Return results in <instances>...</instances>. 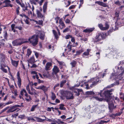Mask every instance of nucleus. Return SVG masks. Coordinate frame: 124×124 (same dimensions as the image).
I'll use <instances>...</instances> for the list:
<instances>
[{
	"label": "nucleus",
	"instance_id": "c9c22d12",
	"mask_svg": "<svg viewBox=\"0 0 124 124\" xmlns=\"http://www.w3.org/2000/svg\"><path fill=\"white\" fill-rule=\"evenodd\" d=\"M71 43L70 42H69V44L68 45V48L67 49H65V51L66 50L68 51H70L71 50V47L70 46V44Z\"/></svg>",
	"mask_w": 124,
	"mask_h": 124
},
{
	"label": "nucleus",
	"instance_id": "79ce46f5",
	"mask_svg": "<svg viewBox=\"0 0 124 124\" xmlns=\"http://www.w3.org/2000/svg\"><path fill=\"white\" fill-rule=\"evenodd\" d=\"M51 98L52 100H54L56 98V96L53 93H52Z\"/></svg>",
	"mask_w": 124,
	"mask_h": 124
},
{
	"label": "nucleus",
	"instance_id": "c756f323",
	"mask_svg": "<svg viewBox=\"0 0 124 124\" xmlns=\"http://www.w3.org/2000/svg\"><path fill=\"white\" fill-rule=\"evenodd\" d=\"M93 30V29L92 28L87 29L84 30L83 31L85 32H90L92 31Z\"/></svg>",
	"mask_w": 124,
	"mask_h": 124
},
{
	"label": "nucleus",
	"instance_id": "49530a36",
	"mask_svg": "<svg viewBox=\"0 0 124 124\" xmlns=\"http://www.w3.org/2000/svg\"><path fill=\"white\" fill-rule=\"evenodd\" d=\"M72 118V117H70L69 118H67L66 119V120H67V122L68 123L73 122H74V118H73V119H72L70 121H68V119H71Z\"/></svg>",
	"mask_w": 124,
	"mask_h": 124
},
{
	"label": "nucleus",
	"instance_id": "7c9ffc66",
	"mask_svg": "<svg viewBox=\"0 0 124 124\" xmlns=\"http://www.w3.org/2000/svg\"><path fill=\"white\" fill-rule=\"evenodd\" d=\"M119 84V82L118 81H117L116 82V83H113V84H112L111 85H109L107 87V88H110L111 87H113L114 85H118Z\"/></svg>",
	"mask_w": 124,
	"mask_h": 124
},
{
	"label": "nucleus",
	"instance_id": "3c124183",
	"mask_svg": "<svg viewBox=\"0 0 124 124\" xmlns=\"http://www.w3.org/2000/svg\"><path fill=\"white\" fill-rule=\"evenodd\" d=\"M77 62L75 61H73L71 63V64L73 67H75L76 64Z\"/></svg>",
	"mask_w": 124,
	"mask_h": 124
},
{
	"label": "nucleus",
	"instance_id": "2f4dec72",
	"mask_svg": "<svg viewBox=\"0 0 124 124\" xmlns=\"http://www.w3.org/2000/svg\"><path fill=\"white\" fill-rule=\"evenodd\" d=\"M91 51V49H87V50L86 52H85L83 53V55H85L87 56L89 54V52Z\"/></svg>",
	"mask_w": 124,
	"mask_h": 124
},
{
	"label": "nucleus",
	"instance_id": "680f3d73",
	"mask_svg": "<svg viewBox=\"0 0 124 124\" xmlns=\"http://www.w3.org/2000/svg\"><path fill=\"white\" fill-rule=\"evenodd\" d=\"M34 52L35 53V55L36 58H38L39 57V53L37 52H35V51H34Z\"/></svg>",
	"mask_w": 124,
	"mask_h": 124
},
{
	"label": "nucleus",
	"instance_id": "393cba45",
	"mask_svg": "<svg viewBox=\"0 0 124 124\" xmlns=\"http://www.w3.org/2000/svg\"><path fill=\"white\" fill-rule=\"evenodd\" d=\"M32 77L34 79L36 78L38 79V83H43V81H41L40 79H39V77L38 76V75H33V76Z\"/></svg>",
	"mask_w": 124,
	"mask_h": 124
},
{
	"label": "nucleus",
	"instance_id": "7ed1b4c3",
	"mask_svg": "<svg viewBox=\"0 0 124 124\" xmlns=\"http://www.w3.org/2000/svg\"><path fill=\"white\" fill-rule=\"evenodd\" d=\"M116 68L117 69L116 74L113 73L110 78L112 80L118 78L120 80L123 78L122 76L124 73V69L122 67H116Z\"/></svg>",
	"mask_w": 124,
	"mask_h": 124
},
{
	"label": "nucleus",
	"instance_id": "ddd939ff",
	"mask_svg": "<svg viewBox=\"0 0 124 124\" xmlns=\"http://www.w3.org/2000/svg\"><path fill=\"white\" fill-rule=\"evenodd\" d=\"M104 34L103 33H99L96 37V41H99L104 38Z\"/></svg>",
	"mask_w": 124,
	"mask_h": 124
},
{
	"label": "nucleus",
	"instance_id": "603ef678",
	"mask_svg": "<svg viewBox=\"0 0 124 124\" xmlns=\"http://www.w3.org/2000/svg\"><path fill=\"white\" fill-rule=\"evenodd\" d=\"M66 82V81L65 80H64L61 82L60 84V86L61 87H62L63 86L64 84Z\"/></svg>",
	"mask_w": 124,
	"mask_h": 124
},
{
	"label": "nucleus",
	"instance_id": "58836bf2",
	"mask_svg": "<svg viewBox=\"0 0 124 124\" xmlns=\"http://www.w3.org/2000/svg\"><path fill=\"white\" fill-rule=\"evenodd\" d=\"M38 105H33L31 109V111H34L35 109L37 107Z\"/></svg>",
	"mask_w": 124,
	"mask_h": 124
},
{
	"label": "nucleus",
	"instance_id": "5701e85b",
	"mask_svg": "<svg viewBox=\"0 0 124 124\" xmlns=\"http://www.w3.org/2000/svg\"><path fill=\"white\" fill-rule=\"evenodd\" d=\"M51 63L50 62L47 63L46 65L45 69L46 70H49L50 69V67L51 66Z\"/></svg>",
	"mask_w": 124,
	"mask_h": 124
},
{
	"label": "nucleus",
	"instance_id": "4c0bfd02",
	"mask_svg": "<svg viewBox=\"0 0 124 124\" xmlns=\"http://www.w3.org/2000/svg\"><path fill=\"white\" fill-rule=\"evenodd\" d=\"M12 93L14 94L15 96H16L17 95V91L16 89H11Z\"/></svg>",
	"mask_w": 124,
	"mask_h": 124
},
{
	"label": "nucleus",
	"instance_id": "4468645a",
	"mask_svg": "<svg viewBox=\"0 0 124 124\" xmlns=\"http://www.w3.org/2000/svg\"><path fill=\"white\" fill-rule=\"evenodd\" d=\"M20 74L19 71L18 72L17 74V78L18 80L17 84L19 88L21 87V79L20 76Z\"/></svg>",
	"mask_w": 124,
	"mask_h": 124
},
{
	"label": "nucleus",
	"instance_id": "f704fd0d",
	"mask_svg": "<svg viewBox=\"0 0 124 124\" xmlns=\"http://www.w3.org/2000/svg\"><path fill=\"white\" fill-rule=\"evenodd\" d=\"M31 51L30 49H28L27 51V54H26V56H28V57L31 54Z\"/></svg>",
	"mask_w": 124,
	"mask_h": 124
},
{
	"label": "nucleus",
	"instance_id": "dca6fc26",
	"mask_svg": "<svg viewBox=\"0 0 124 124\" xmlns=\"http://www.w3.org/2000/svg\"><path fill=\"white\" fill-rule=\"evenodd\" d=\"M115 55L114 54L113 50L111 51L108 54H106V56L108 58H115Z\"/></svg>",
	"mask_w": 124,
	"mask_h": 124
},
{
	"label": "nucleus",
	"instance_id": "9b49d317",
	"mask_svg": "<svg viewBox=\"0 0 124 124\" xmlns=\"http://www.w3.org/2000/svg\"><path fill=\"white\" fill-rule=\"evenodd\" d=\"M39 8V10H36V14L38 18H41L43 17L44 15H42L41 12L42 11V8L40 7Z\"/></svg>",
	"mask_w": 124,
	"mask_h": 124
},
{
	"label": "nucleus",
	"instance_id": "13d9d810",
	"mask_svg": "<svg viewBox=\"0 0 124 124\" xmlns=\"http://www.w3.org/2000/svg\"><path fill=\"white\" fill-rule=\"evenodd\" d=\"M71 35H68L66 36L65 38L66 39H67L71 38Z\"/></svg>",
	"mask_w": 124,
	"mask_h": 124
},
{
	"label": "nucleus",
	"instance_id": "0e129e2a",
	"mask_svg": "<svg viewBox=\"0 0 124 124\" xmlns=\"http://www.w3.org/2000/svg\"><path fill=\"white\" fill-rule=\"evenodd\" d=\"M102 3V2L100 1H97L95 2V3L96 4H97L101 6V4Z\"/></svg>",
	"mask_w": 124,
	"mask_h": 124
},
{
	"label": "nucleus",
	"instance_id": "39448f33",
	"mask_svg": "<svg viewBox=\"0 0 124 124\" xmlns=\"http://www.w3.org/2000/svg\"><path fill=\"white\" fill-rule=\"evenodd\" d=\"M124 24V19H118L116 21L115 23V28L114 29L113 28V29L111 30L110 31H115V30H116L119 27H120L122 25H123Z\"/></svg>",
	"mask_w": 124,
	"mask_h": 124
},
{
	"label": "nucleus",
	"instance_id": "338daca9",
	"mask_svg": "<svg viewBox=\"0 0 124 124\" xmlns=\"http://www.w3.org/2000/svg\"><path fill=\"white\" fill-rule=\"evenodd\" d=\"M5 57V56L3 54H0V58L3 59Z\"/></svg>",
	"mask_w": 124,
	"mask_h": 124
},
{
	"label": "nucleus",
	"instance_id": "4d7b16f0",
	"mask_svg": "<svg viewBox=\"0 0 124 124\" xmlns=\"http://www.w3.org/2000/svg\"><path fill=\"white\" fill-rule=\"evenodd\" d=\"M86 93L87 94H94V93L92 91H88L86 92Z\"/></svg>",
	"mask_w": 124,
	"mask_h": 124
},
{
	"label": "nucleus",
	"instance_id": "5fc2aeb1",
	"mask_svg": "<svg viewBox=\"0 0 124 124\" xmlns=\"http://www.w3.org/2000/svg\"><path fill=\"white\" fill-rule=\"evenodd\" d=\"M83 51L82 50H79L77 51V52H76V54L77 55H79Z\"/></svg>",
	"mask_w": 124,
	"mask_h": 124
},
{
	"label": "nucleus",
	"instance_id": "1a4fd4ad",
	"mask_svg": "<svg viewBox=\"0 0 124 124\" xmlns=\"http://www.w3.org/2000/svg\"><path fill=\"white\" fill-rule=\"evenodd\" d=\"M113 51L115 58H117L122 55V52L119 50L115 49L113 50Z\"/></svg>",
	"mask_w": 124,
	"mask_h": 124
},
{
	"label": "nucleus",
	"instance_id": "412c9836",
	"mask_svg": "<svg viewBox=\"0 0 124 124\" xmlns=\"http://www.w3.org/2000/svg\"><path fill=\"white\" fill-rule=\"evenodd\" d=\"M11 61L12 65L16 67H17L19 61L14 60L11 58Z\"/></svg>",
	"mask_w": 124,
	"mask_h": 124
},
{
	"label": "nucleus",
	"instance_id": "20e7f679",
	"mask_svg": "<svg viewBox=\"0 0 124 124\" xmlns=\"http://www.w3.org/2000/svg\"><path fill=\"white\" fill-rule=\"evenodd\" d=\"M99 82V79H96V78H92L87 82H85L84 85L86 86V89H88L94 86L97 83Z\"/></svg>",
	"mask_w": 124,
	"mask_h": 124
},
{
	"label": "nucleus",
	"instance_id": "052dcab7",
	"mask_svg": "<svg viewBox=\"0 0 124 124\" xmlns=\"http://www.w3.org/2000/svg\"><path fill=\"white\" fill-rule=\"evenodd\" d=\"M57 61L60 65H64L65 64L63 62L59 61L58 60H57Z\"/></svg>",
	"mask_w": 124,
	"mask_h": 124
},
{
	"label": "nucleus",
	"instance_id": "72a5a7b5",
	"mask_svg": "<svg viewBox=\"0 0 124 124\" xmlns=\"http://www.w3.org/2000/svg\"><path fill=\"white\" fill-rule=\"evenodd\" d=\"M64 105L63 104H61L60 105L59 108L62 110H65L66 109L64 107Z\"/></svg>",
	"mask_w": 124,
	"mask_h": 124
},
{
	"label": "nucleus",
	"instance_id": "f257e3e1",
	"mask_svg": "<svg viewBox=\"0 0 124 124\" xmlns=\"http://www.w3.org/2000/svg\"><path fill=\"white\" fill-rule=\"evenodd\" d=\"M114 91L113 89H111L110 90L105 91L104 89L102 91H101L100 93L97 92L96 95H100L101 98H100L98 97L95 96L94 97L95 99L99 101H101L103 99L106 100L108 102L109 105V108L110 109L114 108L116 107V106H114L113 101H114L115 102L116 101V103L119 102V99L117 97H114V98L115 101L113 100L111 98L110 95L111 94V92Z\"/></svg>",
	"mask_w": 124,
	"mask_h": 124
},
{
	"label": "nucleus",
	"instance_id": "69168bd1",
	"mask_svg": "<svg viewBox=\"0 0 124 124\" xmlns=\"http://www.w3.org/2000/svg\"><path fill=\"white\" fill-rule=\"evenodd\" d=\"M65 22L66 23H69L70 22V20L68 19H67L65 21Z\"/></svg>",
	"mask_w": 124,
	"mask_h": 124
},
{
	"label": "nucleus",
	"instance_id": "f8f14e48",
	"mask_svg": "<svg viewBox=\"0 0 124 124\" xmlns=\"http://www.w3.org/2000/svg\"><path fill=\"white\" fill-rule=\"evenodd\" d=\"M6 67H8V70H9L10 68L8 66H6L5 64L3 63L2 62L1 63L0 69L5 73H7V70L4 68Z\"/></svg>",
	"mask_w": 124,
	"mask_h": 124
},
{
	"label": "nucleus",
	"instance_id": "37998d69",
	"mask_svg": "<svg viewBox=\"0 0 124 124\" xmlns=\"http://www.w3.org/2000/svg\"><path fill=\"white\" fill-rule=\"evenodd\" d=\"M120 98L122 99L124 101V94H123L122 93H120Z\"/></svg>",
	"mask_w": 124,
	"mask_h": 124
},
{
	"label": "nucleus",
	"instance_id": "9d476101",
	"mask_svg": "<svg viewBox=\"0 0 124 124\" xmlns=\"http://www.w3.org/2000/svg\"><path fill=\"white\" fill-rule=\"evenodd\" d=\"M65 96L67 99H71L73 98L74 97L71 92L65 91L64 92Z\"/></svg>",
	"mask_w": 124,
	"mask_h": 124
},
{
	"label": "nucleus",
	"instance_id": "e433bc0d",
	"mask_svg": "<svg viewBox=\"0 0 124 124\" xmlns=\"http://www.w3.org/2000/svg\"><path fill=\"white\" fill-rule=\"evenodd\" d=\"M18 118L21 119H25L26 118V117L24 115H19L18 117Z\"/></svg>",
	"mask_w": 124,
	"mask_h": 124
},
{
	"label": "nucleus",
	"instance_id": "8fccbe9b",
	"mask_svg": "<svg viewBox=\"0 0 124 124\" xmlns=\"http://www.w3.org/2000/svg\"><path fill=\"white\" fill-rule=\"evenodd\" d=\"M18 113H16L13 114L11 117H12V118L16 117V116H18Z\"/></svg>",
	"mask_w": 124,
	"mask_h": 124
},
{
	"label": "nucleus",
	"instance_id": "a211bd4d",
	"mask_svg": "<svg viewBox=\"0 0 124 124\" xmlns=\"http://www.w3.org/2000/svg\"><path fill=\"white\" fill-rule=\"evenodd\" d=\"M33 85V82H30L29 83L28 85H27L26 86V89L28 91V93L31 95H33V93L31 92L29 87V85H30L32 86Z\"/></svg>",
	"mask_w": 124,
	"mask_h": 124
},
{
	"label": "nucleus",
	"instance_id": "a19ab883",
	"mask_svg": "<svg viewBox=\"0 0 124 124\" xmlns=\"http://www.w3.org/2000/svg\"><path fill=\"white\" fill-rule=\"evenodd\" d=\"M34 22H35L36 24H42L43 23V21L42 20H39L38 21H37L36 20H33Z\"/></svg>",
	"mask_w": 124,
	"mask_h": 124
},
{
	"label": "nucleus",
	"instance_id": "0eeeda50",
	"mask_svg": "<svg viewBox=\"0 0 124 124\" xmlns=\"http://www.w3.org/2000/svg\"><path fill=\"white\" fill-rule=\"evenodd\" d=\"M20 106L19 105H16L10 107L7 111V112L8 113H12L16 111L17 112L20 109L18 108L20 107Z\"/></svg>",
	"mask_w": 124,
	"mask_h": 124
},
{
	"label": "nucleus",
	"instance_id": "4be33fe9",
	"mask_svg": "<svg viewBox=\"0 0 124 124\" xmlns=\"http://www.w3.org/2000/svg\"><path fill=\"white\" fill-rule=\"evenodd\" d=\"M98 65L97 64H93L92 67L91 68V70L92 71L95 70H98L99 69L98 68Z\"/></svg>",
	"mask_w": 124,
	"mask_h": 124
},
{
	"label": "nucleus",
	"instance_id": "864d4df0",
	"mask_svg": "<svg viewBox=\"0 0 124 124\" xmlns=\"http://www.w3.org/2000/svg\"><path fill=\"white\" fill-rule=\"evenodd\" d=\"M115 16L114 17V18L116 19H117V20H118V17L119 16L118 13L117 12H116L115 13Z\"/></svg>",
	"mask_w": 124,
	"mask_h": 124
},
{
	"label": "nucleus",
	"instance_id": "de8ad7c7",
	"mask_svg": "<svg viewBox=\"0 0 124 124\" xmlns=\"http://www.w3.org/2000/svg\"><path fill=\"white\" fill-rule=\"evenodd\" d=\"M101 52V51L100 50L99 51L97 52L96 53V55L97 56V58L98 59H99L100 57V53Z\"/></svg>",
	"mask_w": 124,
	"mask_h": 124
},
{
	"label": "nucleus",
	"instance_id": "09e8293b",
	"mask_svg": "<svg viewBox=\"0 0 124 124\" xmlns=\"http://www.w3.org/2000/svg\"><path fill=\"white\" fill-rule=\"evenodd\" d=\"M56 122L58 124H63L64 123V122L61 121V120L59 119L58 120V121Z\"/></svg>",
	"mask_w": 124,
	"mask_h": 124
},
{
	"label": "nucleus",
	"instance_id": "e2e57ef3",
	"mask_svg": "<svg viewBox=\"0 0 124 124\" xmlns=\"http://www.w3.org/2000/svg\"><path fill=\"white\" fill-rule=\"evenodd\" d=\"M75 7V6L74 5H72L70 6L69 8V9H71L74 8Z\"/></svg>",
	"mask_w": 124,
	"mask_h": 124
},
{
	"label": "nucleus",
	"instance_id": "cd10ccee",
	"mask_svg": "<svg viewBox=\"0 0 124 124\" xmlns=\"http://www.w3.org/2000/svg\"><path fill=\"white\" fill-rule=\"evenodd\" d=\"M82 92L81 90H79L78 89H76L74 91V92L76 93L75 94L77 96H78L79 94V93Z\"/></svg>",
	"mask_w": 124,
	"mask_h": 124
},
{
	"label": "nucleus",
	"instance_id": "c85d7f7f",
	"mask_svg": "<svg viewBox=\"0 0 124 124\" xmlns=\"http://www.w3.org/2000/svg\"><path fill=\"white\" fill-rule=\"evenodd\" d=\"M106 75V73H100L99 74V75L97 76L98 78H103V77Z\"/></svg>",
	"mask_w": 124,
	"mask_h": 124
},
{
	"label": "nucleus",
	"instance_id": "bf43d9fd",
	"mask_svg": "<svg viewBox=\"0 0 124 124\" xmlns=\"http://www.w3.org/2000/svg\"><path fill=\"white\" fill-rule=\"evenodd\" d=\"M101 6L104 7H107L108 6V5L104 3L103 2H102Z\"/></svg>",
	"mask_w": 124,
	"mask_h": 124
},
{
	"label": "nucleus",
	"instance_id": "774afa93",
	"mask_svg": "<svg viewBox=\"0 0 124 124\" xmlns=\"http://www.w3.org/2000/svg\"><path fill=\"white\" fill-rule=\"evenodd\" d=\"M4 104V103H0V108L1 109L3 108Z\"/></svg>",
	"mask_w": 124,
	"mask_h": 124
},
{
	"label": "nucleus",
	"instance_id": "f3484780",
	"mask_svg": "<svg viewBox=\"0 0 124 124\" xmlns=\"http://www.w3.org/2000/svg\"><path fill=\"white\" fill-rule=\"evenodd\" d=\"M59 23L60 25L59 26V27L60 29H62L64 27H65V25L62 21V19L61 18L60 19Z\"/></svg>",
	"mask_w": 124,
	"mask_h": 124
},
{
	"label": "nucleus",
	"instance_id": "b1692460",
	"mask_svg": "<svg viewBox=\"0 0 124 124\" xmlns=\"http://www.w3.org/2000/svg\"><path fill=\"white\" fill-rule=\"evenodd\" d=\"M24 93H25V96H27V93L26 92V90L24 89H23L21 91V94L22 96H23L24 95Z\"/></svg>",
	"mask_w": 124,
	"mask_h": 124
},
{
	"label": "nucleus",
	"instance_id": "6e6552de",
	"mask_svg": "<svg viewBox=\"0 0 124 124\" xmlns=\"http://www.w3.org/2000/svg\"><path fill=\"white\" fill-rule=\"evenodd\" d=\"M98 26L100 29L102 31H105L108 30L109 27V25L107 23H105L104 26L101 24H99Z\"/></svg>",
	"mask_w": 124,
	"mask_h": 124
},
{
	"label": "nucleus",
	"instance_id": "c03bdc74",
	"mask_svg": "<svg viewBox=\"0 0 124 124\" xmlns=\"http://www.w3.org/2000/svg\"><path fill=\"white\" fill-rule=\"evenodd\" d=\"M15 25L13 24L11 25V30L12 31H13L14 32H15L16 31L14 29V28H15Z\"/></svg>",
	"mask_w": 124,
	"mask_h": 124
},
{
	"label": "nucleus",
	"instance_id": "2eb2a0df",
	"mask_svg": "<svg viewBox=\"0 0 124 124\" xmlns=\"http://www.w3.org/2000/svg\"><path fill=\"white\" fill-rule=\"evenodd\" d=\"M11 2V1L9 0H5L3 2V3H5L6 5L4 6L3 7H6L10 6L12 8V5L10 4Z\"/></svg>",
	"mask_w": 124,
	"mask_h": 124
},
{
	"label": "nucleus",
	"instance_id": "ea45409f",
	"mask_svg": "<svg viewBox=\"0 0 124 124\" xmlns=\"http://www.w3.org/2000/svg\"><path fill=\"white\" fill-rule=\"evenodd\" d=\"M53 31L55 38L56 39H58V36L57 34V32L54 30H53Z\"/></svg>",
	"mask_w": 124,
	"mask_h": 124
},
{
	"label": "nucleus",
	"instance_id": "bb28decb",
	"mask_svg": "<svg viewBox=\"0 0 124 124\" xmlns=\"http://www.w3.org/2000/svg\"><path fill=\"white\" fill-rule=\"evenodd\" d=\"M47 3L46 2H45L43 6V11L44 13H45L46 10L47 9Z\"/></svg>",
	"mask_w": 124,
	"mask_h": 124
},
{
	"label": "nucleus",
	"instance_id": "aec40b11",
	"mask_svg": "<svg viewBox=\"0 0 124 124\" xmlns=\"http://www.w3.org/2000/svg\"><path fill=\"white\" fill-rule=\"evenodd\" d=\"M36 89H41L45 92L47 90L48 88L44 85H41L39 86L38 87H36Z\"/></svg>",
	"mask_w": 124,
	"mask_h": 124
},
{
	"label": "nucleus",
	"instance_id": "f03ea898",
	"mask_svg": "<svg viewBox=\"0 0 124 124\" xmlns=\"http://www.w3.org/2000/svg\"><path fill=\"white\" fill-rule=\"evenodd\" d=\"M37 33L38 35H33L29 37L28 39V41L31 44L34 46L37 45L38 43V36H40V38L42 40L45 38V33L43 31H38Z\"/></svg>",
	"mask_w": 124,
	"mask_h": 124
},
{
	"label": "nucleus",
	"instance_id": "6ab92c4d",
	"mask_svg": "<svg viewBox=\"0 0 124 124\" xmlns=\"http://www.w3.org/2000/svg\"><path fill=\"white\" fill-rule=\"evenodd\" d=\"M53 71L52 74H55L56 75L59 72V70L58 67L56 66H54V68L53 69Z\"/></svg>",
	"mask_w": 124,
	"mask_h": 124
},
{
	"label": "nucleus",
	"instance_id": "6e6d98bb",
	"mask_svg": "<svg viewBox=\"0 0 124 124\" xmlns=\"http://www.w3.org/2000/svg\"><path fill=\"white\" fill-rule=\"evenodd\" d=\"M28 119L29 120L35 121L34 119L32 117H27Z\"/></svg>",
	"mask_w": 124,
	"mask_h": 124
},
{
	"label": "nucleus",
	"instance_id": "473e14b6",
	"mask_svg": "<svg viewBox=\"0 0 124 124\" xmlns=\"http://www.w3.org/2000/svg\"><path fill=\"white\" fill-rule=\"evenodd\" d=\"M34 118L36 119V121L38 122H42L45 120V119H43L41 118L37 117H34Z\"/></svg>",
	"mask_w": 124,
	"mask_h": 124
},
{
	"label": "nucleus",
	"instance_id": "423d86ee",
	"mask_svg": "<svg viewBox=\"0 0 124 124\" xmlns=\"http://www.w3.org/2000/svg\"><path fill=\"white\" fill-rule=\"evenodd\" d=\"M28 42L27 41H25L24 39L22 38L16 39L14 40L12 42V43L14 46H17Z\"/></svg>",
	"mask_w": 124,
	"mask_h": 124
},
{
	"label": "nucleus",
	"instance_id": "a18cd8bd",
	"mask_svg": "<svg viewBox=\"0 0 124 124\" xmlns=\"http://www.w3.org/2000/svg\"><path fill=\"white\" fill-rule=\"evenodd\" d=\"M25 96L26 98H25V99L27 101H28L31 100V98L30 96H28V95H27V96Z\"/></svg>",
	"mask_w": 124,
	"mask_h": 124
},
{
	"label": "nucleus",
	"instance_id": "a878e982",
	"mask_svg": "<svg viewBox=\"0 0 124 124\" xmlns=\"http://www.w3.org/2000/svg\"><path fill=\"white\" fill-rule=\"evenodd\" d=\"M28 63H32L34 62H35V60L34 57L33 56L29 60H28Z\"/></svg>",
	"mask_w": 124,
	"mask_h": 124
}]
</instances>
